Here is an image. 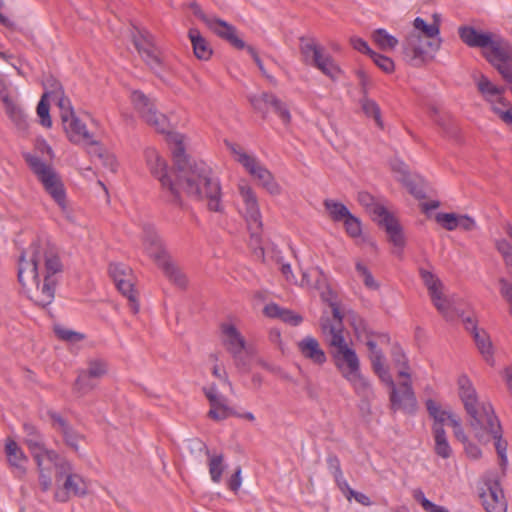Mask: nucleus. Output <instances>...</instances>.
<instances>
[{
  "mask_svg": "<svg viewBox=\"0 0 512 512\" xmlns=\"http://www.w3.org/2000/svg\"><path fill=\"white\" fill-rule=\"evenodd\" d=\"M298 349L302 356L316 365H323L326 360V354L320 347L319 342L312 336H306L298 342Z\"/></svg>",
  "mask_w": 512,
  "mask_h": 512,
  "instance_id": "19",
  "label": "nucleus"
},
{
  "mask_svg": "<svg viewBox=\"0 0 512 512\" xmlns=\"http://www.w3.org/2000/svg\"><path fill=\"white\" fill-rule=\"evenodd\" d=\"M279 319L291 326H298L303 321V317L301 315L289 309H283Z\"/></svg>",
  "mask_w": 512,
  "mask_h": 512,
  "instance_id": "59",
  "label": "nucleus"
},
{
  "mask_svg": "<svg viewBox=\"0 0 512 512\" xmlns=\"http://www.w3.org/2000/svg\"><path fill=\"white\" fill-rule=\"evenodd\" d=\"M344 227L346 233L352 237L357 238L362 234L361 221L353 214H349L344 220Z\"/></svg>",
  "mask_w": 512,
  "mask_h": 512,
  "instance_id": "47",
  "label": "nucleus"
},
{
  "mask_svg": "<svg viewBox=\"0 0 512 512\" xmlns=\"http://www.w3.org/2000/svg\"><path fill=\"white\" fill-rule=\"evenodd\" d=\"M239 193L245 204V219L250 232V245L255 249L259 248L263 254V249L260 247L263 224L257 197L253 189L246 184L239 185Z\"/></svg>",
  "mask_w": 512,
  "mask_h": 512,
  "instance_id": "10",
  "label": "nucleus"
},
{
  "mask_svg": "<svg viewBox=\"0 0 512 512\" xmlns=\"http://www.w3.org/2000/svg\"><path fill=\"white\" fill-rule=\"evenodd\" d=\"M433 305L447 320L453 319V311L450 301L443 296L442 291L431 297Z\"/></svg>",
  "mask_w": 512,
  "mask_h": 512,
  "instance_id": "43",
  "label": "nucleus"
},
{
  "mask_svg": "<svg viewBox=\"0 0 512 512\" xmlns=\"http://www.w3.org/2000/svg\"><path fill=\"white\" fill-rule=\"evenodd\" d=\"M321 328L324 333L329 332L331 338L329 345L334 364L354 388L357 394H365L370 390L368 379L361 373L360 361L356 351L350 348L343 336V327H337L330 323L329 318L321 319Z\"/></svg>",
  "mask_w": 512,
  "mask_h": 512,
  "instance_id": "4",
  "label": "nucleus"
},
{
  "mask_svg": "<svg viewBox=\"0 0 512 512\" xmlns=\"http://www.w3.org/2000/svg\"><path fill=\"white\" fill-rule=\"evenodd\" d=\"M23 431L25 433L24 443L29 450L43 449V445L45 444L44 436L35 425L24 423Z\"/></svg>",
  "mask_w": 512,
  "mask_h": 512,
  "instance_id": "26",
  "label": "nucleus"
},
{
  "mask_svg": "<svg viewBox=\"0 0 512 512\" xmlns=\"http://www.w3.org/2000/svg\"><path fill=\"white\" fill-rule=\"evenodd\" d=\"M360 105L362 111L367 117H372L376 125L380 128H384V123L381 116V110L379 105L372 99L368 98L367 95L362 96L360 99Z\"/></svg>",
  "mask_w": 512,
  "mask_h": 512,
  "instance_id": "33",
  "label": "nucleus"
},
{
  "mask_svg": "<svg viewBox=\"0 0 512 512\" xmlns=\"http://www.w3.org/2000/svg\"><path fill=\"white\" fill-rule=\"evenodd\" d=\"M478 90L483 95L488 96H501L505 92V88L501 86L494 85L487 77L484 75L481 76L478 82Z\"/></svg>",
  "mask_w": 512,
  "mask_h": 512,
  "instance_id": "44",
  "label": "nucleus"
},
{
  "mask_svg": "<svg viewBox=\"0 0 512 512\" xmlns=\"http://www.w3.org/2000/svg\"><path fill=\"white\" fill-rule=\"evenodd\" d=\"M496 247L503 256L505 264L512 267V245L506 240H501L497 242Z\"/></svg>",
  "mask_w": 512,
  "mask_h": 512,
  "instance_id": "55",
  "label": "nucleus"
},
{
  "mask_svg": "<svg viewBox=\"0 0 512 512\" xmlns=\"http://www.w3.org/2000/svg\"><path fill=\"white\" fill-rule=\"evenodd\" d=\"M62 488L63 491L55 493L56 500L60 502L67 501L70 495L84 496L87 493V486L83 478L76 473L67 476Z\"/></svg>",
  "mask_w": 512,
  "mask_h": 512,
  "instance_id": "20",
  "label": "nucleus"
},
{
  "mask_svg": "<svg viewBox=\"0 0 512 512\" xmlns=\"http://www.w3.org/2000/svg\"><path fill=\"white\" fill-rule=\"evenodd\" d=\"M62 123L64 131L71 142L76 144L81 142L96 144V142L92 140V136L88 132L86 125L75 116L74 111H69L67 115H63Z\"/></svg>",
  "mask_w": 512,
  "mask_h": 512,
  "instance_id": "15",
  "label": "nucleus"
},
{
  "mask_svg": "<svg viewBox=\"0 0 512 512\" xmlns=\"http://www.w3.org/2000/svg\"><path fill=\"white\" fill-rule=\"evenodd\" d=\"M233 415H236V412L229 406L224 408H210L208 412V417L215 421L225 420Z\"/></svg>",
  "mask_w": 512,
  "mask_h": 512,
  "instance_id": "53",
  "label": "nucleus"
},
{
  "mask_svg": "<svg viewBox=\"0 0 512 512\" xmlns=\"http://www.w3.org/2000/svg\"><path fill=\"white\" fill-rule=\"evenodd\" d=\"M64 271L59 249L38 237L19 257L18 281L29 298L41 307L49 305Z\"/></svg>",
  "mask_w": 512,
  "mask_h": 512,
  "instance_id": "2",
  "label": "nucleus"
},
{
  "mask_svg": "<svg viewBox=\"0 0 512 512\" xmlns=\"http://www.w3.org/2000/svg\"><path fill=\"white\" fill-rule=\"evenodd\" d=\"M459 38L469 47L484 49L485 59L496 69L512 61V47L501 38H494L490 32L476 30L463 25L458 28Z\"/></svg>",
  "mask_w": 512,
  "mask_h": 512,
  "instance_id": "5",
  "label": "nucleus"
},
{
  "mask_svg": "<svg viewBox=\"0 0 512 512\" xmlns=\"http://www.w3.org/2000/svg\"><path fill=\"white\" fill-rule=\"evenodd\" d=\"M191 40L194 55L200 60H208L212 56V48L209 42L201 35L197 28H191L188 31Z\"/></svg>",
  "mask_w": 512,
  "mask_h": 512,
  "instance_id": "22",
  "label": "nucleus"
},
{
  "mask_svg": "<svg viewBox=\"0 0 512 512\" xmlns=\"http://www.w3.org/2000/svg\"><path fill=\"white\" fill-rule=\"evenodd\" d=\"M426 408L429 415L434 419V424L432 427L437 425L443 427L445 421L448 419V415H450V412L441 410L437 403L432 399H428L426 401Z\"/></svg>",
  "mask_w": 512,
  "mask_h": 512,
  "instance_id": "41",
  "label": "nucleus"
},
{
  "mask_svg": "<svg viewBox=\"0 0 512 512\" xmlns=\"http://www.w3.org/2000/svg\"><path fill=\"white\" fill-rule=\"evenodd\" d=\"M440 44V38L428 40L416 32H411L403 41V59L412 67H422L433 58L430 52H436Z\"/></svg>",
  "mask_w": 512,
  "mask_h": 512,
  "instance_id": "9",
  "label": "nucleus"
},
{
  "mask_svg": "<svg viewBox=\"0 0 512 512\" xmlns=\"http://www.w3.org/2000/svg\"><path fill=\"white\" fill-rule=\"evenodd\" d=\"M391 359L395 367L399 368L398 376L404 377L407 381H410V373L408 359L403 349L399 344H394L391 349Z\"/></svg>",
  "mask_w": 512,
  "mask_h": 512,
  "instance_id": "30",
  "label": "nucleus"
},
{
  "mask_svg": "<svg viewBox=\"0 0 512 512\" xmlns=\"http://www.w3.org/2000/svg\"><path fill=\"white\" fill-rule=\"evenodd\" d=\"M358 201L369 209L373 221L384 228L389 242L395 247L393 254L401 258L406 241L399 221L384 206L375 203L374 197L366 191L358 193Z\"/></svg>",
  "mask_w": 512,
  "mask_h": 512,
  "instance_id": "6",
  "label": "nucleus"
},
{
  "mask_svg": "<svg viewBox=\"0 0 512 512\" xmlns=\"http://www.w3.org/2000/svg\"><path fill=\"white\" fill-rule=\"evenodd\" d=\"M55 335L63 341L70 342V343H77L82 341L85 336L82 333L67 329L65 327L56 325L54 327Z\"/></svg>",
  "mask_w": 512,
  "mask_h": 512,
  "instance_id": "46",
  "label": "nucleus"
},
{
  "mask_svg": "<svg viewBox=\"0 0 512 512\" xmlns=\"http://www.w3.org/2000/svg\"><path fill=\"white\" fill-rule=\"evenodd\" d=\"M224 457L222 454L211 456L208 462L209 474L211 480L215 483H219L222 478L224 471L223 465Z\"/></svg>",
  "mask_w": 512,
  "mask_h": 512,
  "instance_id": "42",
  "label": "nucleus"
},
{
  "mask_svg": "<svg viewBox=\"0 0 512 512\" xmlns=\"http://www.w3.org/2000/svg\"><path fill=\"white\" fill-rule=\"evenodd\" d=\"M312 66L319 69L323 74L331 79H336L341 73V69L337 64H335L333 58L328 54H324V52L319 56L317 61L312 63Z\"/></svg>",
  "mask_w": 512,
  "mask_h": 512,
  "instance_id": "31",
  "label": "nucleus"
},
{
  "mask_svg": "<svg viewBox=\"0 0 512 512\" xmlns=\"http://www.w3.org/2000/svg\"><path fill=\"white\" fill-rule=\"evenodd\" d=\"M144 244L154 262L169 255L162 239L153 227L148 226L144 229Z\"/></svg>",
  "mask_w": 512,
  "mask_h": 512,
  "instance_id": "21",
  "label": "nucleus"
},
{
  "mask_svg": "<svg viewBox=\"0 0 512 512\" xmlns=\"http://www.w3.org/2000/svg\"><path fill=\"white\" fill-rule=\"evenodd\" d=\"M131 101L141 118L160 133H166L169 128L167 117L158 112L154 102L142 91L134 90L131 93Z\"/></svg>",
  "mask_w": 512,
  "mask_h": 512,
  "instance_id": "11",
  "label": "nucleus"
},
{
  "mask_svg": "<svg viewBox=\"0 0 512 512\" xmlns=\"http://www.w3.org/2000/svg\"><path fill=\"white\" fill-rule=\"evenodd\" d=\"M94 379L80 370L73 384V391L80 396L86 395L96 387V384L93 382Z\"/></svg>",
  "mask_w": 512,
  "mask_h": 512,
  "instance_id": "38",
  "label": "nucleus"
},
{
  "mask_svg": "<svg viewBox=\"0 0 512 512\" xmlns=\"http://www.w3.org/2000/svg\"><path fill=\"white\" fill-rule=\"evenodd\" d=\"M374 64L385 73H392L395 69L394 61L385 55L373 52L370 56Z\"/></svg>",
  "mask_w": 512,
  "mask_h": 512,
  "instance_id": "49",
  "label": "nucleus"
},
{
  "mask_svg": "<svg viewBox=\"0 0 512 512\" xmlns=\"http://www.w3.org/2000/svg\"><path fill=\"white\" fill-rule=\"evenodd\" d=\"M50 94L57 96L58 92L57 91H53L52 93L45 92L42 95V97L37 105V114L40 118V123L42 126L47 127V128L51 127V125H52V121H51V117H50V113H49L50 104L47 100V98Z\"/></svg>",
  "mask_w": 512,
  "mask_h": 512,
  "instance_id": "35",
  "label": "nucleus"
},
{
  "mask_svg": "<svg viewBox=\"0 0 512 512\" xmlns=\"http://www.w3.org/2000/svg\"><path fill=\"white\" fill-rule=\"evenodd\" d=\"M188 7L192 10L195 17L203 21L206 25H208V22H210L214 16H208L205 14L201 8V6L196 2L192 1L188 4Z\"/></svg>",
  "mask_w": 512,
  "mask_h": 512,
  "instance_id": "63",
  "label": "nucleus"
},
{
  "mask_svg": "<svg viewBox=\"0 0 512 512\" xmlns=\"http://www.w3.org/2000/svg\"><path fill=\"white\" fill-rule=\"evenodd\" d=\"M324 207L335 222L343 221L351 213L344 204L334 200H325Z\"/></svg>",
  "mask_w": 512,
  "mask_h": 512,
  "instance_id": "37",
  "label": "nucleus"
},
{
  "mask_svg": "<svg viewBox=\"0 0 512 512\" xmlns=\"http://www.w3.org/2000/svg\"><path fill=\"white\" fill-rule=\"evenodd\" d=\"M414 28L422 32L428 40H435V37L439 35V29L437 25L428 24L421 17H416L413 22Z\"/></svg>",
  "mask_w": 512,
  "mask_h": 512,
  "instance_id": "45",
  "label": "nucleus"
},
{
  "mask_svg": "<svg viewBox=\"0 0 512 512\" xmlns=\"http://www.w3.org/2000/svg\"><path fill=\"white\" fill-rule=\"evenodd\" d=\"M207 27L234 48L242 50L246 47L244 40L238 36L236 27L228 22L214 16Z\"/></svg>",
  "mask_w": 512,
  "mask_h": 512,
  "instance_id": "17",
  "label": "nucleus"
},
{
  "mask_svg": "<svg viewBox=\"0 0 512 512\" xmlns=\"http://www.w3.org/2000/svg\"><path fill=\"white\" fill-rule=\"evenodd\" d=\"M81 371L91 378L98 379L107 373L108 365L107 362L103 359H90L88 361V368L85 370L82 369Z\"/></svg>",
  "mask_w": 512,
  "mask_h": 512,
  "instance_id": "39",
  "label": "nucleus"
},
{
  "mask_svg": "<svg viewBox=\"0 0 512 512\" xmlns=\"http://www.w3.org/2000/svg\"><path fill=\"white\" fill-rule=\"evenodd\" d=\"M47 415L51 420L52 427L61 433L64 443L74 452H78L79 441L83 440L84 436L76 431L58 412L49 410Z\"/></svg>",
  "mask_w": 512,
  "mask_h": 512,
  "instance_id": "14",
  "label": "nucleus"
},
{
  "mask_svg": "<svg viewBox=\"0 0 512 512\" xmlns=\"http://www.w3.org/2000/svg\"><path fill=\"white\" fill-rule=\"evenodd\" d=\"M23 158L30 170L43 185L44 190L64 210L67 207L66 189L59 174L51 165L43 162L38 156L24 153Z\"/></svg>",
  "mask_w": 512,
  "mask_h": 512,
  "instance_id": "7",
  "label": "nucleus"
},
{
  "mask_svg": "<svg viewBox=\"0 0 512 512\" xmlns=\"http://www.w3.org/2000/svg\"><path fill=\"white\" fill-rule=\"evenodd\" d=\"M274 104L278 105L275 107L274 112L280 117L284 124H288L291 121V115L286 104L281 100H274Z\"/></svg>",
  "mask_w": 512,
  "mask_h": 512,
  "instance_id": "61",
  "label": "nucleus"
},
{
  "mask_svg": "<svg viewBox=\"0 0 512 512\" xmlns=\"http://www.w3.org/2000/svg\"><path fill=\"white\" fill-rule=\"evenodd\" d=\"M479 497L486 512H506L507 502L499 480L486 479L480 488Z\"/></svg>",
  "mask_w": 512,
  "mask_h": 512,
  "instance_id": "13",
  "label": "nucleus"
},
{
  "mask_svg": "<svg viewBox=\"0 0 512 512\" xmlns=\"http://www.w3.org/2000/svg\"><path fill=\"white\" fill-rule=\"evenodd\" d=\"M300 53L303 62L311 65L314 61H317L319 56L324 52V48L320 46L314 38L300 37Z\"/></svg>",
  "mask_w": 512,
  "mask_h": 512,
  "instance_id": "23",
  "label": "nucleus"
},
{
  "mask_svg": "<svg viewBox=\"0 0 512 512\" xmlns=\"http://www.w3.org/2000/svg\"><path fill=\"white\" fill-rule=\"evenodd\" d=\"M474 342L487 363L493 362V347L489 335L484 330L472 334Z\"/></svg>",
  "mask_w": 512,
  "mask_h": 512,
  "instance_id": "28",
  "label": "nucleus"
},
{
  "mask_svg": "<svg viewBox=\"0 0 512 512\" xmlns=\"http://www.w3.org/2000/svg\"><path fill=\"white\" fill-rule=\"evenodd\" d=\"M117 289L122 293L123 296L127 297L129 301V307L133 314L139 312V303L136 297V291L134 290V284L132 283L131 276L123 280H118L115 284Z\"/></svg>",
  "mask_w": 512,
  "mask_h": 512,
  "instance_id": "29",
  "label": "nucleus"
},
{
  "mask_svg": "<svg viewBox=\"0 0 512 512\" xmlns=\"http://www.w3.org/2000/svg\"><path fill=\"white\" fill-rule=\"evenodd\" d=\"M398 181L401 182L416 199L421 200L426 198V183L420 175L411 173L409 176H406V178H398Z\"/></svg>",
  "mask_w": 512,
  "mask_h": 512,
  "instance_id": "25",
  "label": "nucleus"
},
{
  "mask_svg": "<svg viewBox=\"0 0 512 512\" xmlns=\"http://www.w3.org/2000/svg\"><path fill=\"white\" fill-rule=\"evenodd\" d=\"M56 474L55 478L56 481H60L63 478H67L69 475H73V466L70 461H68L66 458H63L60 462H58L55 465Z\"/></svg>",
  "mask_w": 512,
  "mask_h": 512,
  "instance_id": "52",
  "label": "nucleus"
},
{
  "mask_svg": "<svg viewBox=\"0 0 512 512\" xmlns=\"http://www.w3.org/2000/svg\"><path fill=\"white\" fill-rule=\"evenodd\" d=\"M457 315L459 318H461L465 329L468 332H470L471 335L479 330L478 329V321H477L476 317L474 316V314L470 313V314L466 315L464 312H461V313H457Z\"/></svg>",
  "mask_w": 512,
  "mask_h": 512,
  "instance_id": "57",
  "label": "nucleus"
},
{
  "mask_svg": "<svg viewBox=\"0 0 512 512\" xmlns=\"http://www.w3.org/2000/svg\"><path fill=\"white\" fill-rule=\"evenodd\" d=\"M458 393L469 416V424L475 438L482 444L494 440L495 450L500 459V465L507 464L508 443L503 439V431L498 417L491 404L480 406L478 395L471 380L465 374L458 377Z\"/></svg>",
  "mask_w": 512,
  "mask_h": 512,
  "instance_id": "3",
  "label": "nucleus"
},
{
  "mask_svg": "<svg viewBox=\"0 0 512 512\" xmlns=\"http://www.w3.org/2000/svg\"><path fill=\"white\" fill-rule=\"evenodd\" d=\"M222 332L227 337L225 345L230 353L244 350L246 341L233 324H223Z\"/></svg>",
  "mask_w": 512,
  "mask_h": 512,
  "instance_id": "24",
  "label": "nucleus"
},
{
  "mask_svg": "<svg viewBox=\"0 0 512 512\" xmlns=\"http://www.w3.org/2000/svg\"><path fill=\"white\" fill-rule=\"evenodd\" d=\"M141 57L152 70H156L162 66V60L156 46L151 50H144V54L141 55Z\"/></svg>",
  "mask_w": 512,
  "mask_h": 512,
  "instance_id": "51",
  "label": "nucleus"
},
{
  "mask_svg": "<svg viewBox=\"0 0 512 512\" xmlns=\"http://www.w3.org/2000/svg\"><path fill=\"white\" fill-rule=\"evenodd\" d=\"M132 41L140 56L144 54V50H151L155 47L154 37L146 29H137L132 36Z\"/></svg>",
  "mask_w": 512,
  "mask_h": 512,
  "instance_id": "32",
  "label": "nucleus"
},
{
  "mask_svg": "<svg viewBox=\"0 0 512 512\" xmlns=\"http://www.w3.org/2000/svg\"><path fill=\"white\" fill-rule=\"evenodd\" d=\"M350 44L351 46L359 51L360 53H363V54H366L368 55L369 57L371 56V54L374 52L368 45L367 41H365L364 39L358 37V36H352L350 38Z\"/></svg>",
  "mask_w": 512,
  "mask_h": 512,
  "instance_id": "60",
  "label": "nucleus"
},
{
  "mask_svg": "<svg viewBox=\"0 0 512 512\" xmlns=\"http://www.w3.org/2000/svg\"><path fill=\"white\" fill-rule=\"evenodd\" d=\"M374 373L390 388L389 400L392 411L401 410L407 414H414L416 412L417 399L411 381H403L397 387L387 367Z\"/></svg>",
  "mask_w": 512,
  "mask_h": 512,
  "instance_id": "8",
  "label": "nucleus"
},
{
  "mask_svg": "<svg viewBox=\"0 0 512 512\" xmlns=\"http://www.w3.org/2000/svg\"><path fill=\"white\" fill-rule=\"evenodd\" d=\"M433 435H434V441H435V447L434 451L435 453L443 458L447 459L452 454V449L449 445V442L447 440L446 432L443 427L440 425H437L435 427H432Z\"/></svg>",
  "mask_w": 512,
  "mask_h": 512,
  "instance_id": "27",
  "label": "nucleus"
},
{
  "mask_svg": "<svg viewBox=\"0 0 512 512\" xmlns=\"http://www.w3.org/2000/svg\"><path fill=\"white\" fill-rule=\"evenodd\" d=\"M372 40L381 50H392L398 45V39L383 28L376 29L372 33Z\"/></svg>",
  "mask_w": 512,
  "mask_h": 512,
  "instance_id": "34",
  "label": "nucleus"
},
{
  "mask_svg": "<svg viewBox=\"0 0 512 512\" xmlns=\"http://www.w3.org/2000/svg\"><path fill=\"white\" fill-rule=\"evenodd\" d=\"M155 263L171 283L181 289L187 287L188 280L186 275L182 272L177 263L173 261L170 254Z\"/></svg>",
  "mask_w": 512,
  "mask_h": 512,
  "instance_id": "18",
  "label": "nucleus"
},
{
  "mask_svg": "<svg viewBox=\"0 0 512 512\" xmlns=\"http://www.w3.org/2000/svg\"><path fill=\"white\" fill-rule=\"evenodd\" d=\"M109 274L112 277L114 283H118V280H123L131 276V269L122 263H112L109 265Z\"/></svg>",
  "mask_w": 512,
  "mask_h": 512,
  "instance_id": "50",
  "label": "nucleus"
},
{
  "mask_svg": "<svg viewBox=\"0 0 512 512\" xmlns=\"http://www.w3.org/2000/svg\"><path fill=\"white\" fill-rule=\"evenodd\" d=\"M283 309L284 308L280 307L279 305H277L275 303H270L264 307L263 313L265 314V316H267L269 318L279 319Z\"/></svg>",
  "mask_w": 512,
  "mask_h": 512,
  "instance_id": "64",
  "label": "nucleus"
},
{
  "mask_svg": "<svg viewBox=\"0 0 512 512\" xmlns=\"http://www.w3.org/2000/svg\"><path fill=\"white\" fill-rule=\"evenodd\" d=\"M169 141L174 145L172 148L174 169L170 171L165 160L155 149L145 150L147 166L151 174L161 183L162 199L182 207L181 188L188 196L206 201L209 211L223 212L220 180L214 176L212 169L203 161H191L185 152L182 135L169 134Z\"/></svg>",
  "mask_w": 512,
  "mask_h": 512,
  "instance_id": "1",
  "label": "nucleus"
},
{
  "mask_svg": "<svg viewBox=\"0 0 512 512\" xmlns=\"http://www.w3.org/2000/svg\"><path fill=\"white\" fill-rule=\"evenodd\" d=\"M435 220L444 229L452 231L457 228L458 215L455 213L439 212L435 215Z\"/></svg>",
  "mask_w": 512,
  "mask_h": 512,
  "instance_id": "48",
  "label": "nucleus"
},
{
  "mask_svg": "<svg viewBox=\"0 0 512 512\" xmlns=\"http://www.w3.org/2000/svg\"><path fill=\"white\" fill-rule=\"evenodd\" d=\"M249 102L253 109L260 113L263 119H266L268 113V104L270 99L269 92H262L261 94L249 96Z\"/></svg>",
  "mask_w": 512,
  "mask_h": 512,
  "instance_id": "40",
  "label": "nucleus"
},
{
  "mask_svg": "<svg viewBox=\"0 0 512 512\" xmlns=\"http://www.w3.org/2000/svg\"><path fill=\"white\" fill-rule=\"evenodd\" d=\"M5 455L12 472L17 477H22L26 474V464L28 458L22 448L11 437L5 440Z\"/></svg>",
  "mask_w": 512,
  "mask_h": 512,
  "instance_id": "16",
  "label": "nucleus"
},
{
  "mask_svg": "<svg viewBox=\"0 0 512 512\" xmlns=\"http://www.w3.org/2000/svg\"><path fill=\"white\" fill-rule=\"evenodd\" d=\"M237 161L242 164L245 169L258 180L259 185L266 189L270 194L277 195L280 193V186L275 181L272 173L261 165L257 159L247 153H241Z\"/></svg>",
  "mask_w": 512,
  "mask_h": 512,
  "instance_id": "12",
  "label": "nucleus"
},
{
  "mask_svg": "<svg viewBox=\"0 0 512 512\" xmlns=\"http://www.w3.org/2000/svg\"><path fill=\"white\" fill-rule=\"evenodd\" d=\"M327 467L331 474L333 475V478H339L343 474L341 469L340 460L337 455L335 454H329L326 459Z\"/></svg>",
  "mask_w": 512,
  "mask_h": 512,
  "instance_id": "58",
  "label": "nucleus"
},
{
  "mask_svg": "<svg viewBox=\"0 0 512 512\" xmlns=\"http://www.w3.org/2000/svg\"><path fill=\"white\" fill-rule=\"evenodd\" d=\"M420 277L427 287L430 297L437 295L442 291V283L439 278L432 272L425 270L424 268L419 269Z\"/></svg>",
  "mask_w": 512,
  "mask_h": 512,
  "instance_id": "36",
  "label": "nucleus"
},
{
  "mask_svg": "<svg viewBox=\"0 0 512 512\" xmlns=\"http://www.w3.org/2000/svg\"><path fill=\"white\" fill-rule=\"evenodd\" d=\"M498 283L500 295L510 304V310H512V283L503 277L498 280Z\"/></svg>",
  "mask_w": 512,
  "mask_h": 512,
  "instance_id": "56",
  "label": "nucleus"
},
{
  "mask_svg": "<svg viewBox=\"0 0 512 512\" xmlns=\"http://www.w3.org/2000/svg\"><path fill=\"white\" fill-rule=\"evenodd\" d=\"M235 366L241 372H248L250 370V359L244 354V350L231 353Z\"/></svg>",
  "mask_w": 512,
  "mask_h": 512,
  "instance_id": "54",
  "label": "nucleus"
},
{
  "mask_svg": "<svg viewBox=\"0 0 512 512\" xmlns=\"http://www.w3.org/2000/svg\"><path fill=\"white\" fill-rule=\"evenodd\" d=\"M442 131L446 137L456 141L460 140V129L453 119L447 122V125L442 128Z\"/></svg>",
  "mask_w": 512,
  "mask_h": 512,
  "instance_id": "62",
  "label": "nucleus"
}]
</instances>
